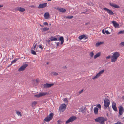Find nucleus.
I'll list each match as a JSON object with an SVG mask.
<instances>
[{
  "instance_id": "obj_1",
  "label": "nucleus",
  "mask_w": 124,
  "mask_h": 124,
  "mask_svg": "<svg viewBox=\"0 0 124 124\" xmlns=\"http://www.w3.org/2000/svg\"><path fill=\"white\" fill-rule=\"evenodd\" d=\"M120 56V54L119 52H116L114 53L111 58V62H116L118 58Z\"/></svg>"
},
{
  "instance_id": "obj_2",
  "label": "nucleus",
  "mask_w": 124,
  "mask_h": 124,
  "mask_svg": "<svg viewBox=\"0 0 124 124\" xmlns=\"http://www.w3.org/2000/svg\"><path fill=\"white\" fill-rule=\"evenodd\" d=\"M107 120V119L106 118L102 117H98L95 119V122L100 123V124L104 123V122Z\"/></svg>"
},
{
  "instance_id": "obj_3",
  "label": "nucleus",
  "mask_w": 124,
  "mask_h": 124,
  "mask_svg": "<svg viewBox=\"0 0 124 124\" xmlns=\"http://www.w3.org/2000/svg\"><path fill=\"white\" fill-rule=\"evenodd\" d=\"M110 104V102L108 99L107 98H105L104 101V108L106 109L108 107L109 108Z\"/></svg>"
},
{
  "instance_id": "obj_4",
  "label": "nucleus",
  "mask_w": 124,
  "mask_h": 124,
  "mask_svg": "<svg viewBox=\"0 0 124 124\" xmlns=\"http://www.w3.org/2000/svg\"><path fill=\"white\" fill-rule=\"evenodd\" d=\"M66 106L65 104H62L59 107V111L60 112H63L66 108Z\"/></svg>"
},
{
  "instance_id": "obj_5",
  "label": "nucleus",
  "mask_w": 124,
  "mask_h": 124,
  "mask_svg": "<svg viewBox=\"0 0 124 124\" xmlns=\"http://www.w3.org/2000/svg\"><path fill=\"white\" fill-rule=\"evenodd\" d=\"M53 115L52 113L50 114L47 116L45 118L44 120L47 122L49 121L52 119Z\"/></svg>"
},
{
  "instance_id": "obj_6",
  "label": "nucleus",
  "mask_w": 124,
  "mask_h": 124,
  "mask_svg": "<svg viewBox=\"0 0 124 124\" xmlns=\"http://www.w3.org/2000/svg\"><path fill=\"white\" fill-rule=\"evenodd\" d=\"M118 108H119V113L118 116L119 117L123 114L124 111V109L123 108L122 106H119Z\"/></svg>"
},
{
  "instance_id": "obj_7",
  "label": "nucleus",
  "mask_w": 124,
  "mask_h": 124,
  "mask_svg": "<svg viewBox=\"0 0 124 124\" xmlns=\"http://www.w3.org/2000/svg\"><path fill=\"white\" fill-rule=\"evenodd\" d=\"M104 71V70H103L100 71L96 76L94 77L92 79H95L97 78L100 77L101 75L102 74Z\"/></svg>"
},
{
  "instance_id": "obj_8",
  "label": "nucleus",
  "mask_w": 124,
  "mask_h": 124,
  "mask_svg": "<svg viewBox=\"0 0 124 124\" xmlns=\"http://www.w3.org/2000/svg\"><path fill=\"white\" fill-rule=\"evenodd\" d=\"M76 117L74 116H72L70 117L69 119L66 121V124H67L70 122H72L75 120L76 119Z\"/></svg>"
},
{
  "instance_id": "obj_9",
  "label": "nucleus",
  "mask_w": 124,
  "mask_h": 124,
  "mask_svg": "<svg viewBox=\"0 0 124 124\" xmlns=\"http://www.w3.org/2000/svg\"><path fill=\"white\" fill-rule=\"evenodd\" d=\"M28 66V65L26 64H23L19 69L18 70V71H21L24 70Z\"/></svg>"
},
{
  "instance_id": "obj_10",
  "label": "nucleus",
  "mask_w": 124,
  "mask_h": 124,
  "mask_svg": "<svg viewBox=\"0 0 124 124\" xmlns=\"http://www.w3.org/2000/svg\"><path fill=\"white\" fill-rule=\"evenodd\" d=\"M48 94V93L47 92L45 93H39V94L36 95H34V96L36 97L37 98H39L42 96H44Z\"/></svg>"
},
{
  "instance_id": "obj_11",
  "label": "nucleus",
  "mask_w": 124,
  "mask_h": 124,
  "mask_svg": "<svg viewBox=\"0 0 124 124\" xmlns=\"http://www.w3.org/2000/svg\"><path fill=\"white\" fill-rule=\"evenodd\" d=\"M103 9L106 11L107 12L109 15H113L114 14L113 11L107 8H103Z\"/></svg>"
},
{
  "instance_id": "obj_12",
  "label": "nucleus",
  "mask_w": 124,
  "mask_h": 124,
  "mask_svg": "<svg viewBox=\"0 0 124 124\" xmlns=\"http://www.w3.org/2000/svg\"><path fill=\"white\" fill-rule=\"evenodd\" d=\"M54 84L53 83L52 84H49L48 83H46L44 84L43 85L44 88H47L51 87Z\"/></svg>"
},
{
  "instance_id": "obj_13",
  "label": "nucleus",
  "mask_w": 124,
  "mask_h": 124,
  "mask_svg": "<svg viewBox=\"0 0 124 124\" xmlns=\"http://www.w3.org/2000/svg\"><path fill=\"white\" fill-rule=\"evenodd\" d=\"M47 3H46L42 4H40L38 7V8H44L46 6Z\"/></svg>"
},
{
  "instance_id": "obj_14",
  "label": "nucleus",
  "mask_w": 124,
  "mask_h": 124,
  "mask_svg": "<svg viewBox=\"0 0 124 124\" xmlns=\"http://www.w3.org/2000/svg\"><path fill=\"white\" fill-rule=\"evenodd\" d=\"M111 22L113 23V25L115 28H119V24L116 22V21H112Z\"/></svg>"
},
{
  "instance_id": "obj_15",
  "label": "nucleus",
  "mask_w": 124,
  "mask_h": 124,
  "mask_svg": "<svg viewBox=\"0 0 124 124\" xmlns=\"http://www.w3.org/2000/svg\"><path fill=\"white\" fill-rule=\"evenodd\" d=\"M16 10H18L20 12H23L24 11L25 9L24 8L21 7H18L15 8Z\"/></svg>"
},
{
  "instance_id": "obj_16",
  "label": "nucleus",
  "mask_w": 124,
  "mask_h": 124,
  "mask_svg": "<svg viewBox=\"0 0 124 124\" xmlns=\"http://www.w3.org/2000/svg\"><path fill=\"white\" fill-rule=\"evenodd\" d=\"M56 9L62 12H65L66 11V10L65 9L63 8H60L59 7L57 8H56Z\"/></svg>"
},
{
  "instance_id": "obj_17",
  "label": "nucleus",
  "mask_w": 124,
  "mask_h": 124,
  "mask_svg": "<svg viewBox=\"0 0 124 124\" xmlns=\"http://www.w3.org/2000/svg\"><path fill=\"white\" fill-rule=\"evenodd\" d=\"M109 5L111 6L114 7L115 8H120L119 6L116 4H114L113 3H110Z\"/></svg>"
},
{
  "instance_id": "obj_18",
  "label": "nucleus",
  "mask_w": 124,
  "mask_h": 124,
  "mask_svg": "<svg viewBox=\"0 0 124 124\" xmlns=\"http://www.w3.org/2000/svg\"><path fill=\"white\" fill-rule=\"evenodd\" d=\"M49 14L48 12L46 13L44 15V17L46 19H48L49 17Z\"/></svg>"
},
{
  "instance_id": "obj_19",
  "label": "nucleus",
  "mask_w": 124,
  "mask_h": 124,
  "mask_svg": "<svg viewBox=\"0 0 124 124\" xmlns=\"http://www.w3.org/2000/svg\"><path fill=\"white\" fill-rule=\"evenodd\" d=\"M79 39L80 40L82 39H86V37L84 34L80 36L79 37Z\"/></svg>"
},
{
  "instance_id": "obj_20",
  "label": "nucleus",
  "mask_w": 124,
  "mask_h": 124,
  "mask_svg": "<svg viewBox=\"0 0 124 124\" xmlns=\"http://www.w3.org/2000/svg\"><path fill=\"white\" fill-rule=\"evenodd\" d=\"M59 40L61 41V44H62L64 42V38L63 37H61L59 38Z\"/></svg>"
},
{
  "instance_id": "obj_21",
  "label": "nucleus",
  "mask_w": 124,
  "mask_h": 124,
  "mask_svg": "<svg viewBox=\"0 0 124 124\" xmlns=\"http://www.w3.org/2000/svg\"><path fill=\"white\" fill-rule=\"evenodd\" d=\"M98 109L96 107H94V112L95 114H98Z\"/></svg>"
},
{
  "instance_id": "obj_22",
  "label": "nucleus",
  "mask_w": 124,
  "mask_h": 124,
  "mask_svg": "<svg viewBox=\"0 0 124 124\" xmlns=\"http://www.w3.org/2000/svg\"><path fill=\"white\" fill-rule=\"evenodd\" d=\"M101 53L99 52L97 53L96 55H95L94 56V58L95 59L97 57H99L101 55Z\"/></svg>"
},
{
  "instance_id": "obj_23",
  "label": "nucleus",
  "mask_w": 124,
  "mask_h": 124,
  "mask_svg": "<svg viewBox=\"0 0 124 124\" xmlns=\"http://www.w3.org/2000/svg\"><path fill=\"white\" fill-rule=\"evenodd\" d=\"M37 103V102L36 101H33L32 102L31 106L33 107Z\"/></svg>"
},
{
  "instance_id": "obj_24",
  "label": "nucleus",
  "mask_w": 124,
  "mask_h": 124,
  "mask_svg": "<svg viewBox=\"0 0 124 124\" xmlns=\"http://www.w3.org/2000/svg\"><path fill=\"white\" fill-rule=\"evenodd\" d=\"M50 39L51 41H56L57 40V39L53 37H51L50 38Z\"/></svg>"
},
{
  "instance_id": "obj_25",
  "label": "nucleus",
  "mask_w": 124,
  "mask_h": 124,
  "mask_svg": "<svg viewBox=\"0 0 124 124\" xmlns=\"http://www.w3.org/2000/svg\"><path fill=\"white\" fill-rule=\"evenodd\" d=\"M80 111L81 112L84 113H85V108H81L80 109Z\"/></svg>"
},
{
  "instance_id": "obj_26",
  "label": "nucleus",
  "mask_w": 124,
  "mask_h": 124,
  "mask_svg": "<svg viewBox=\"0 0 124 124\" xmlns=\"http://www.w3.org/2000/svg\"><path fill=\"white\" fill-rule=\"evenodd\" d=\"M49 28L45 27L43 28H42V30L43 31H45L48 30H49Z\"/></svg>"
},
{
  "instance_id": "obj_27",
  "label": "nucleus",
  "mask_w": 124,
  "mask_h": 124,
  "mask_svg": "<svg viewBox=\"0 0 124 124\" xmlns=\"http://www.w3.org/2000/svg\"><path fill=\"white\" fill-rule=\"evenodd\" d=\"M89 55L91 57L90 58H91L93 57L94 54L93 52H90L89 53Z\"/></svg>"
},
{
  "instance_id": "obj_28",
  "label": "nucleus",
  "mask_w": 124,
  "mask_h": 124,
  "mask_svg": "<svg viewBox=\"0 0 124 124\" xmlns=\"http://www.w3.org/2000/svg\"><path fill=\"white\" fill-rule=\"evenodd\" d=\"M31 54H34V55H36L37 54L33 50H31Z\"/></svg>"
},
{
  "instance_id": "obj_29",
  "label": "nucleus",
  "mask_w": 124,
  "mask_h": 124,
  "mask_svg": "<svg viewBox=\"0 0 124 124\" xmlns=\"http://www.w3.org/2000/svg\"><path fill=\"white\" fill-rule=\"evenodd\" d=\"M103 43L102 42H97L96 43V45L97 46H98L102 44Z\"/></svg>"
},
{
  "instance_id": "obj_30",
  "label": "nucleus",
  "mask_w": 124,
  "mask_h": 124,
  "mask_svg": "<svg viewBox=\"0 0 124 124\" xmlns=\"http://www.w3.org/2000/svg\"><path fill=\"white\" fill-rule=\"evenodd\" d=\"M16 114L18 116H22L21 113L19 111H17L16 112Z\"/></svg>"
},
{
  "instance_id": "obj_31",
  "label": "nucleus",
  "mask_w": 124,
  "mask_h": 124,
  "mask_svg": "<svg viewBox=\"0 0 124 124\" xmlns=\"http://www.w3.org/2000/svg\"><path fill=\"white\" fill-rule=\"evenodd\" d=\"M124 30L123 31H121L118 32V34H124Z\"/></svg>"
},
{
  "instance_id": "obj_32",
  "label": "nucleus",
  "mask_w": 124,
  "mask_h": 124,
  "mask_svg": "<svg viewBox=\"0 0 124 124\" xmlns=\"http://www.w3.org/2000/svg\"><path fill=\"white\" fill-rule=\"evenodd\" d=\"M116 106V103L114 102H113L112 103V107Z\"/></svg>"
},
{
  "instance_id": "obj_33",
  "label": "nucleus",
  "mask_w": 124,
  "mask_h": 124,
  "mask_svg": "<svg viewBox=\"0 0 124 124\" xmlns=\"http://www.w3.org/2000/svg\"><path fill=\"white\" fill-rule=\"evenodd\" d=\"M66 18L68 19H70L73 17L72 16H68L66 17Z\"/></svg>"
},
{
  "instance_id": "obj_34",
  "label": "nucleus",
  "mask_w": 124,
  "mask_h": 124,
  "mask_svg": "<svg viewBox=\"0 0 124 124\" xmlns=\"http://www.w3.org/2000/svg\"><path fill=\"white\" fill-rule=\"evenodd\" d=\"M18 60L17 59H16L14 60H13L11 62V64H13L15 63L16 61H17Z\"/></svg>"
},
{
  "instance_id": "obj_35",
  "label": "nucleus",
  "mask_w": 124,
  "mask_h": 124,
  "mask_svg": "<svg viewBox=\"0 0 124 124\" xmlns=\"http://www.w3.org/2000/svg\"><path fill=\"white\" fill-rule=\"evenodd\" d=\"M62 123V121L61 120H59L57 122V124H59Z\"/></svg>"
},
{
  "instance_id": "obj_36",
  "label": "nucleus",
  "mask_w": 124,
  "mask_h": 124,
  "mask_svg": "<svg viewBox=\"0 0 124 124\" xmlns=\"http://www.w3.org/2000/svg\"><path fill=\"white\" fill-rule=\"evenodd\" d=\"M113 110L115 111H116L117 110V108L116 106L112 107Z\"/></svg>"
},
{
  "instance_id": "obj_37",
  "label": "nucleus",
  "mask_w": 124,
  "mask_h": 124,
  "mask_svg": "<svg viewBox=\"0 0 124 124\" xmlns=\"http://www.w3.org/2000/svg\"><path fill=\"white\" fill-rule=\"evenodd\" d=\"M120 46H124V42L121 43L120 44Z\"/></svg>"
},
{
  "instance_id": "obj_38",
  "label": "nucleus",
  "mask_w": 124,
  "mask_h": 124,
  "mask_svg": "<svg viewBox=\"0 0 124 124\" xmlns=\"http://www.w3.org/2000/svg\"><path fill=\"white\" fill-rule=\"evenodd\" d=\"M63 101L66 103H68V101L67 100V98H65L64 99Z\"/></svg>"
},
{
  "instance_id": "obj_39",
  "label": "nucleus",
  "mask_w": 124,
  "mask_h": 124,
  "mask_svg": "<svg viewBox=\"0 0 124 124\" xmlns=\"http://www.w3.org/2000/svg\"><path fill=\"white\" fill-rule=\"evenodd\" d=\"M96 106L99 108H101V105L100 104H97L96 105Z\"/></svg>"
},
{
  "instance_id": "obj_40",
  "label": "nucleus",
  "mask_w": 124,
  "mask_h": 124,
  "mask_svg": "<svg viewBox=\"0 0 124 124\" xmlns=\"http://www.w3.org/2000/svg\"><path fill=\"white\" fill-rule=\"evenodd\" d=\"M105 32L107 34H110V33L108 31V30L105 31Z\"/></svg>"
},
{
  "instance_id": "obj_41",
  "label": "nucleus",
  "mask_w": 124,
  "mask_h": 124,
  "mask_svg": "<svg viewBox=\"0 0 124 124\" xmlns=\"http://www.w3.org/2000/svg\"><path fill=\"white\" fill-rule=\"evenodd\" d=\"M115 124H123V123L120 121H118L117 123Z\"/></svg>"
},
{
  "instance_id": "obj_42",
  "label": "nucleus",
  "mask_w": 124,
  "mask_h": 124,
  "mask_svg": "<svg viewBox=\"0 0 124 124\" xmlns=\"http://www.w3.org/2000/svg\"><path fill=\"white\" fill-rule=\"evenodd\" d=\"M44 24V25H48V24L47 22H44L43 23Z\"/></svg>"
},
{
  "instance_id": "obj_43",
  "label": "nucleus",
  "mask_w": 124,
  "mask_h": 124,
  "mask_svg": "<svg viewBox=\"0 0 124 124\" xmlns=\"http://www.w3.org/2000/svg\"><path fill=\"white\" fill-rule=\"evenodd\" d=\"M37 45V44H36L34 46V47L32 48L33 49L35 50V49L36 46Z\"/></svg>"
},
{
  "instance_id": "obj_44",
  "label": "nucleus",
  "mask_w": 124,
  "mask_h": 124,
  "mask_svg": "<svg viewBox=\"0 0 124 124\" xmlns=\"http://www.w3.org/2000/svg\"><path fill=\"white\" fill-rule=\"evenodd\" d=\"M111 56L110 55H109L106 57V58L107 59H109L110 58Z\"/></svg>"
},
{
  "instance_id": "obj_45",
  "label": "nucleus",
  "mask_w": 124,
  "mask_h": 124,
  "mask_svg": "<svg viewBox=\"0 0 124 124\" xmlns=\"http://www.w3.org/2000/svg\"><path fill=\"white\" fill-rule=\"evenodd\" d=\"M53 74L55 75H58V74L56 72H54L53 73Z\"/></svg>"
},
{
  "instance_id": "obj_46",
  "label": "nucleus",
  "mask_w": 124,
  "mask_h": 124,
  "mask_svg": "<svg viewBox=\"0 0 124 124\" xmlns=\"http://www.w3.org/2000/svg\"><path fill=\"white\" fill-rule=\"evenodd\" d=\"M83 89L82 90L80 91L79 92V94H81L83 92Z\"/></svg>"
},
{
  "instance_id": "obj_47",
  "label": "nucleus",
  "mask_w": 124,
  "mask_h": 124,
  "mask_svg": "<svg viewBox=\"0 0 124 124\" xmlns=\"http://www.w3.org/2000/svg\"><path fill=\"white\" fill-rule=\"evenodd\" d=\"M39 48H41V49H43V47L41 45H39Z\"/></svg>"
},
{
  "instance_id": "obj_48",
  "label": "nucleus",
  "mask_w": 124,
  "mask_h": 124,
  "mask_svg": "<svg viewBox=\"0 0 124 124\" xmlns=\"http://www.w3.org/2000/svg\"><path fill=\"white\" fill-rule=\"evenodd\" d=\"M87 11V10L86 9L85 10V12H82L81 13V14H83V13L85 14V13Z\"/></svg>"
},
{
  "instance_id": "obj_49",
  "label": "nucleus",
  "mask_w": 124,
  "mask_h": 124,
  "mask_svg": "<svg viewBox=\"0 0 124 124\" xmlns=\"http://www.w3.org/2000/svg\"><path fill=\"white\" fill-rule=\"evenodd\" d=\"M56 43V44L57 46H58L59 45V44L60 43L59 42H57V43Z\"/></svg>"
},
{
  "instance_id": "obj_50",
  "label": "nucleus",
  "mask_w": 124,
  "mask_h": 124,
  "mask_svg": "<svg viewBox=\"0 0 124 124\" xmlns=\"http://www.w3.org/2000/svg\"><path fill=\"white\" fill-rule=\"evenodd\" d=\"M90 24V23L89 22H88L86 23L85 24V25H89V24Z\"/></svg>"
},
{
  "instance_id": "obj_51",
  "label": "nucleus",
  "mask_w": 124,
  "mask_h": 124,
  "mask_svg": "<svg viewBox=\"0 0 124 124\" xmlns=\"http://www.w3.org/2000/svg\"><path fill=\"white\" fill-rule=\"evenodd\" d=\"M102 32L103 34H105V31H104V30H102Z\"/></svg>"
},
{
  "instance_id": "obj_52",
  "label": "nucleus",
  "mask_w": 124,
  "mask_h": 124,
  "mask_svg": "<svg viewBox=\"0 0 124 124\" xmlns=\"http://www.w3.org/2000/svg\"><path fill=\"white\" fill-rule=\"evenodd\" d=\"M30 7L31 8H34L35 7L34 5H32L30 6Z\"/></svg>"
},
{
  "instance_id": "obj_53",
  "label": "nucleus",
  "mask_w": 124,
  "mask_h": 124,
  "mask_svg": "<svg viewBox=\"0 0 124 124\" xmlns=\"http://www.w3.org/2000/svg\"><path fill=\"white\" fill-rule=\"evenodd\" d=\"M122 99L124 100V96H123L122 97Z\"/></svg>"
},
{
  "instance_id": "obj_54",
  "label": "nucleus",
  "mask_w": 124,
  "mask_h": 124,
  "mask_svg": "<svg viewBox=\"0 0 124 124\" xmlns=\"http://www.w3.org/2000/svg\"><path fill=\"white\" fill-rule=\"evenodd\" d=\"M3 7V5H0V8Z\"/></svg>"
},
{
  "instance_id": "obj_55",
  "label": "nucleus",
  "mask_w": 124,
  "mask_h": 124,
  "mask_svg": "<svg viewBox=\"0 0 124 124\" xmlns=\"http://www.w3.org/2000/svg\"><path fill=\"white\" fill-rule=\"evenodd\" d=\"M39 25H40V26H41V27H43V26L41 25V24H39Z\"/></svg>"
},
{
  "instance_id": "obj_56",
  "label": "nucleus",
  "mask_w": 124,
  "mask_h": 124,
  "mask_svg": "<svg viewBox=\"0 0 124 124\" xmlns=\"http://www.w3.org/2000/svg\"><path fill=\"white\" fill-rule=\"evenodd\" d=\"M50 41V40H48V42H49V41Z\"/></svg>"
},
{
  "instance_id": "obj_57",
  "label": "nucleus",
  "mask_w": 124,
  "mask_h": 124,
  "mask_svg": "<svg viewBox=\"0 0 124 124\" xmlns=\"http://www.w3.org/2000/svg\"><path fill=\"white\" fill-rule=\"evenodd\" d=\"M101 124H104V123H101Z\"/></svg>"
},
{
  "instance_id": "obj_58",
  "label": "nucleus",
  "mask_w": 124,
  "mask_h": 124,
  "mask_svg": "<svg viewBox=\"0 0 124 124\" xmlns=\"http://www.w3.org/2000/svg\"><path fill=\"white\" fill-rule=\"evenodd\" d=\"M12 64H11V63L10 65H11Z\"/></svg>"
},
{
  "instance_id": "obj_59",
  "label": "nucleus",
  "mask_w": 124,
  "mask_h": 124,
  "mask_svg": "<svg viewBox=\"0 0 124 124\" xmlns=\"http://www.w3.org/2000/svg\"><path fill=\"white\" fill-rule=\"evenodd\" d=\"M47 64H48V62H47Z\"/></svg>"
},
{
  "instance_id": "obj_60",
  "label": "nucleus",
  "mask_w": 124,
  "mask_h": 124,
  "mask_svg": "<svg viewBox=\"0 0 124 124\" xmlns=\"http://www.w3.org/2000/svg\"><path fill=\"white\" fill-rule=\"evenodd\" d=\"M50 25H51V24H50Z\"/></svg>"
},
{
  "instance_id": "obj_61",
  "label": "nucleus",
  "mask_w": 124,
  "mask_h": 124,
  "mask_svg": "<svg viewBox=\"0 0 124 124\" xmlns=\"http://www.w3.org/2000/svg\"><path fill=\"white\" fill-rule=\"evenodd\" d=\"M124 11V9L123 10Z\"/></svg>"
}]
</instances>
